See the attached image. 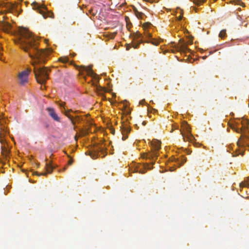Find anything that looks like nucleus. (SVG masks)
<instances>
[{
  "instance_id": "f257e3e1",
  "label": "nucleus",
  "mask_w": 249,
  "mask_h": 249,
  "mask_svg": "<svg viewBox=\"0 0 249 249\" xmlns=\"http://www.w3.org/2000/svg\"><path fill=\"white\" fill-rule=\"evenodd\" d=\"M15 43L19 45L25 52L28 53L32 59V65L34 67V72L36 80L40 84H45L49 79V70L47 67H38V65L44 64L47 61V57L51 53L52 50H39L38 48L39 39L32 35L26 28H20L17 34Z\"/></svg>"
},
{
  "instance_id": "f03ea898",
  "label": "nucleus",
  "mask_w": 249,
  "mask_h": 249,
  "mask_svg": "<svg viewBox=\"0 0 249 249\" xmlns=\"http://www.w3.org/2000/svg\"><path fill=\"white\" fill-rule=\"evenodd\" d=\"M161 142L157 140L152 141L151 142V152L143 153L142 158L146 160L148 159L152 161L151 165L155 163V160L158 157V151L160 149Z\"/></svg>"
},
{
  "instance_id": "7ed1b4c3",
  "label": "nucleus",
  "mask_w": 249,
  "mask_h": 249,
  "mask_svg": "<svg viewBox=\"0 0 249 249\" xmlns=\"http://www.w3.org/2000/svg\"><path fill=\"white\" fill-rule=\"evenodd\" d=\"M32 6L33 8L42 15L44 18L45 19L47 18H54L53 14L48 11L45 5L40 4L36 2H34L32 3Z\"/></svg>"
},
{
  "instance_id": "20e7f679",
  "label": "nucleus",
  "mask_w": 249,
  "mask_h": 249,
  "mask_svg": "<svg viewBox=\"0 0 249 249\" xmlns=\"http://www.w3.org/2000/svg\"><path fill=\"white\" fill-rule=\"evenodd\" d=\"M182 126L183 128L184 131L180 130V133L184 141L193 142L195 138L191 133L190 128L188 124L184 122L182 124Z\"/></svg>"
},
{
  "instance_id": "39448f33",
  "label": "nucleus",
  "mask_w": 249,
  "mask_h": 249,
  "mask_svg": "<svg viewBox=\"0 0 249 249\" xmlns=\"http://www.w3.org/2000/svg\"><path fill=\"white\" fill-rule=\"evenodd\" d=\"M31 72V70L27 69L25 70L18 73V77L19 83L21 85H24L28 82L29 75Z\"/></svg>"
},
{
  "instance_id": "423d86ee",
  "label": "nucleus",
  "mask_w": 249,
  "mask_h": 249,
  "mask_svg": "<svg viewBox=\"0 0 249 249\" xmlns=\"http://www.w3.org/2000/svg\"><path fill=\"white\" fill-rule=\"evenodd\" d=\"M79 70L81 71H86L88 75L99 81V77L97 74L93 71L92 70V66H89L88 67L85 66H81L79 67Z\"/></svg>"
},
{
  "instance_id": "0eeeda50",
  "label": "nucleus",
  "mask_w": 249,
  "mask_h": 249,
  "mask_svg": "<svg viewBox=\"0 0 249 249\" xmlns=\"http://www.w3.org/2000/svg\"><path fill=\"white\" fill-rule=\"evenodd\" d=\"M45 170L46 172L42 173H38L37 172H33V174L36 175L38 176H47L48 174H51L53 172V170L54 169V167L52 165L51 162H46L45 164Z\"/></svg>"
},
{
  "instance_id": "6e6552de",
  "label": "nucleus",
  "mask_w": 249,
  "mask_h": 249,
  "mask_svg": "<svg viewBox=\"0 0 249 249\" xmlns=\"http://www.w3.org/2000/svg\"><path fill=\"white\" fill-rule=\"evenodd\" d=\"M177 50L181 53H186L187 52L191 50L187 47V44L184 40L180 39L179 40L178 44L176 47Z\"/></svg>"
},
{
  "instance_id": "1a4fd4ad",
  "label": "nucleus",
  "mask_w": 249,
  "mask_h": 249,
  "mask_svg": "<svg viewBox=\"0 0 249 249\" xmlns=\"http://www.w3.org/2000/svg\"><path fill=\"white\" fill-rule=\"evenodd\" d=\"M142 34L139 32H137L134 35V39L136 42L137 43H134L133 47L134 48H137L139 46V45L143 42V41L142 39Z\"/></svg>"
},
{
  "instance_id": "9d476101",
  "label": "nucleus",
  "mask_w": 249,
  "mask_h": 249,
  "mask_svg": "<svg viewBox=\"0 0 249 249\" xmlns=\"http://www.w3.org/2000/svg\"><path fill=\"white\" fill-rule=\"evenodd\" d=\"M46 110L48 111L49 115L51 117L54 121L60 122V118L56 113L54 108L52 107H47Z\"/></svg>"
},
{
  "instance_id": "9b49d317",
  "label": "nucleus",
  "mask_w": 249,
  "mask_h": 249,
  "mask_svg": "<svg viewBox=\"0 0 249 249\" xmlns=\"http://www.w3.org/2000/svg\"><path fill=\"white\" fill-rule=\"evenodd\" d=\"M122 133L123 135V140H125L127 137H124L125 134L130 132L131 129L130 126L127 124H123L122 126Z\"/></svg>"
},
{
  "instance_id": "f8f14e48",
  "label": "nucleus",
  "mask_w": 249,
  "mask_h": 249,
  "mask_svg": "<svg viewBox=\"0 0 249 249\" xmlns=\"http://www.w3.org/2000/svg\"><path fill=\"white\" fill-rule=\"evenodd\" d=\"M145 34H146V36H147V37L149 38V39L145 41V42H147V43H150L151 44H152L153 45H154L155 46H157L158 45V44H159L160 43V41L158 40H156L154 38H153L152 37V34L150 33H145Z\"/></svg>"
},
{
  "instance_id": "ddd939ff",
  "label": "nucleus",
  "mask_w": 249,
  "mask_h": 249,
  "mask_svg": "<svg viewBox=\"0 0 249 249\" xmlns=\"http://www.w3.org/2000/svg\"><path fill=\"white\" fill-rule=\"evenodd\" d=\"M94 150L97 154H99L100 153L103 154L102 157H104L107 154L106 149L102 145L97 146Z\"/></svg>"
},
{
  "instance_id": "4468645a",
  "label": "nucleus",
  "mask_w": 249,
  "mask_h": 249,
  "mask_svg": "<svg viewBox=\"0 0 249 249\" xmlns=\"http://www.w3.org/2000/svg\"><path fill=\"white\" fill-rule=\"evenodd\" d=\"M231 128L237 133H242L240 139H247V140L249 139V136L242 133V130L241 128H238L237 126H236L234 125L232 126Z\"/></svg>"
},
{
  "instance_id": "2eb2a0df",
  "label": "nucleus",
  "mask_w": 249,
  "mask_h": 249,
  "mask_svg": "<svg viewBox=\"0 0 249 249\" xmlns=\"http://www.w3.org/2000/svg\"><path fill=\"white\" fill-rule=\"evenodd\" d=\"M71 112H73L76 113L78 112V111L76 110L73 111L72 109H69L66 110L65 112L64 113L65 115L70 120L71 124L73 125H75V121L74 120L73 117L71 115L69 114V113Z\"/></svg>"
},
{
  "instance_id": "dca6fc26",
  "label": "nucleus",
  "mask_w": 249,
  "mask_h": 249,
  "mask_svg": "<svg viewBox=\"0 0 249 249\" xmlns=\"http://www.w3.org/2000/svg\"><path fill=\"white\" fill-rule=\"evenodd\" d=\"M171 160L173 161L176 162L177 164L178 165V166L179 167L181 166L186 161V158L182 157L180 160L178 158L173 157Z\"/></svg>"
},
{
  "instance_id": "f3484780",
  "label": "nucleus",
  "mask_w": 249,
  "mask_h": 249,
  "mask_svg": "<svg viewBox=\"0 0 249 249\" xmlns=\"http://www.w3.org/2000/svg\"><path fill=\"white\" fill-rule=\"evenodd\" d=\"M0 28L6 33H8L11 28V25L8 22H4L0 25Z\"/></svg>"
},
{
  "instance_id": "a211bd4d",
  "label": "nucleus",
  "mask_w": 249,
  "mask_h": 249,
  "mask_svg": "<svg viewBox=\"0 0 249 249\" xmlns=\"http://www.w3.org/2000/svg\"><path fill=\"white\" fill-rule=\"evenodd\" d=\"M240 187H248V188L249 187V177H248L244 181L240 183Z\"/></svg>"
},
{
  "instance_id": "6ab92c4d",
  "label": "nucleus",
  "mask_w": 249,
  "mask_h": 249,
  "mask_svg": "<svg viewBox=\"0 0 249 249\" xmlns=\"http://www.w3.org/2000/svg\"><path fill=\"white\" fill-rule=\"evenodd\" d=\"M59 60L64 63L69 62V58L68 56L61 57L59 58Z\"/></svg>"
},
{
  "instance_id": "aec40b11",
  "label": "nucleus",
  "mask_w": 249,
  "mask_h": 249,
  "mask_svg": "<svg viewBox=\"0 0 249 249\" xmlns=\"http://www.w3.org/2000/svg\"><path fill=\"white\" fill-rule=\"evenodd\" d=\"M6 8H7V12H12V10L15 8V5L12 4H9L7 6H6Z\"/></svg>"
},
{
  "instance_id": "412c9836",
  "label": "nucleus",
  "mask_w": 249,
  "mask_h": 249,
  "mask_svg": "<svg viewBox=\"0 0 249 249\" xmlns=\"http://www.w3.org/2000/svg\"><path fill=\"white\" fill-rule=\"evenodd\" d=\"M116 35V33H108V34H107L106 35V36L110 39H113L115 37Z\"/></svg>"
},
{
  "instance_id": "4be33fe9",
  "label": "nucleus",
  "mask_w": 249,
  "mask_h": 249,
  "mask_svg": "<svg viewBox=\"0 0 249 249\" xmlns=\"http://www.w3.org/2000/svg\"><path fill=\"white\" fill-rule=\"evenodd\" d=\"M240 123L242 124L243 127L245 128L246 125H247L249 123V120L247 119H244L242 121H241Z\"/></svg>"
},
{
  "instance_id": "5701e85b",
  "label": "nucleus",
  "mask_w": 249,
  "mask_h": 249,
  "mask_svg": "<svg viewBox=\"0 0 249 249\" xmlns=\"http://www.w3.org/2000/svg\"><path fill=\"white\" fill-rule=\"evenodd\" d=\"M226 35V30H222L219 33V36L221 38L224 37Z\"/></svg>"
},
{
  "instance_id": "b1692460",
  "label": "nucleus",
  "mask_w": 249,
  "mask_h": 249,
  "mask_svg": "<svg viewBox=\"0 0 249 249\" xmlns=\"http://www.w3.org/2000/svg\"><path fill=\"white\" fill-rule=\"evenodd\" d=\"M206 0H195V3L197 6L200 5L204 3Z\"/></svg>"
},
{
  "instance_id": "393cba45",
  "label": "nucleus",
  "mask_w": 249,
  "mask_h": 249,
  "mask_svg": "<svg viewBox=\"0 0 249 249\" xmlns=\"http://www.w3.org/2000/svg\"><path fill=\"white\" fill-rule=\"evenodd\" d=\"M135 13H136L137 17L139 18H141L142 15H143V14L142 13L139 12L137 10L135 11Z\"/></svg>"
},
{
  "instance_id": "a878e982",
  "label": "nucleus",
  "mask_w": 249,
  "mask_h": 249,
  "mask_svg": "<svg viewBox=\"0 0 249 249\" xmlns=\"http://www.w3.org/2000/svg\"><path fill=\"white\" fill-rule=\"evenodd\" d=\"M237 4L241 5L242 7L245 6V4L241 1V0H238L237 2Z\"/></svg>"
},
{
  "instance_id": "bb28decb",
  "label": "nucleus",
  "mask_w": 249,
  "mask_h": 249,
  "mask_svg": "<svg viewBox=\"0 0 249 249\" xmlns=\"http://www.w3.org/2000/svg\"><path fill=\"white\" fill-rule=\"evenodd\" d=\"M151 25V24L150 23H145L143 25V27L144 28V29H145L146 28H148Z\"/></svg>"
},
{
  "instance_id": "cd10ccee",
  "label": "nucleus",
  "mask_w": 249,
  "mask_h": 249,
  "mask_svg": "<svg viewBox=\"0 0 249 249\" xmlns=\"http://www.w3.org/2000/svg\"><path fill=\"white\" fill-rule=\"evenodd\" d=\"M144 167H145V168L147 169H152V168L150 166V165L148 163L145 164Z\"/></svg>"
},
{
  "instance_id": "c85d7f7f",
  "label": "nucleus",
  "mask_w": 249,
  "mask_h": 249,
  "mask_svg": "<svg viewBox=\"0 0 249 249\" xmlns=\"http://www.w3.org/2000/svg\"><path fill=\"white\" fill-rule=\"evenodd\" d=\"M182 18H183V13L182 12H181L180 15L178 17V20H181Z\"/></svg>"
},
{
  "instance_id": "c756f323",
  "label": "nucleus",
  "mask_w": 249,
  "mask_h": 249,
  "mask_svg": "<svg viewBox=\"0 0 249 249\" xmlns=\"http://www.w3.org/2000/svg\"><path fill=\"white\" fill-rule=\"evenodd\" d=\"M92 85H93L94 86L96 87V88H97V89H98V86H97V85L96 84H95V83H92ZM99 88H101V87H99Z\"/></svg>"
},
{
  "instance_id": "7c9ffc66",
  "label": "nucleus",
  "mask_w": 249,
  "mask_h": 249,
  "mask_svg": "<svg viewBox=\"0 0 249 249\" xmlns=\"http://www.w3.org/2000/svg\"><path fill=\"white\" fill-rule=\"evenodd\" d=\"M72 162H73V160H72L71 159V160L69 161V162H68V164H69V165H71V164L72 163Z\"/></svg>"
},
{
  "instance_id": "2f4dec72",
  "label": "nucleus",
  "mask_w": 249,
  "mask_h": 249,
  "mask_svg": "<svg viewBox=\"0 0 249 249\" xmlns=\"http://www.w3.org/2000/svg\"><path fill=\"white\" fill-rule=\"evenodd\" d=\"M65 102H63V103H61V104H59V106H60V107H64V105H65Z\"/></svg>"
},
{
  "instance_id": "473e14b6",
  "label": "nucleus",
  "mask_w": 249,
  "mask_h": 249,
  "mask_svg": "<svg viewBox=\"0 0 249 249\" xmlns=\"http://www.w3.org/2000/svg\"><path fill=\"white\" fill-rule=\"evenodd\" d=\"M76 118L77 119V121H78V122L80 121V118H79V116H76Z\"/></svg>"
},
{
  "instance_id": "72a5a7b5",
  "label": "nucleus",
  "mask_w": 249,
  "mask_h": 249,
  "mask_svg": "<svg viewBox=\"0 0 249 249\" xmlns=\"http://www.w3.org/2000/svg\"><path fill=\"white\" fill-rule=\"evenodd\" d=\"M139 172L141 174H144L145 173V171L142 170V171H139Z\"/></svg>"
},
{
  "instance_id": "f704fd0d",
  "label": "nucleus",
  "mask_w": 249,
  "mask_h": 249,
  "mask_svg": "<svg viewBox=\"0 0 249 249\" xmlns=\"http://www.w3.org/2000/svg\"><path fill=\"white\" fill-rule=\"evenodd\" d=\"M88 134V132L87 131H85L84 132V134H85V135H87V134Z\"/></svg>"
},
{
  "instance_id": "c9c22d12",
  "label": "nucleus",
  "mask_w": 249,
  "mask_h": 249,
  "mask_svg": "<svg viewBox=\"0 0 249 249\" xmlns=\"http://www.w3.org/2000/svg\"><path fill=\"white\" fill-rule=\"evenodd\" d=\"M145 124H146V122L145 121H143L142 122V124L144 125H145Z\"/></svg>"
},
{
  "instance_id": "e433bc0d",
  "label": "nucleus",
  "mask_w": 249,
  "mask_h": 249,
  "mask_svg": "<svg viewBox=\"0 0 249 249\" xmlns=\"http://www.w3.org/2000/svg\"><path fill=\"white\" fill-rule=\"evenodd\" d=\"M144 1H148V2H150L151 1V0H144Z\"/></svg>"
},
{
  "instance_id": "4c0bfd02",
  "label": "nucleus",
  "mask_w": 249,
  "mask_h": 249,
  "mask_svg": "<svg viewBox=\"0 0 249 249\" xmlns=\"http://www.w3.org/2000/svg\"><path fill=\"white\" fill-rule=\"evenodd\" d=\"M237 144H238L239 146H240V144H239V141L237 142Z\"/></svg>"
},
{
  "instance_id": "58836bf2",
  "label": "nucleus",
  "mask_w": 249,
  "mask_h": 249,
  "mask_svg": "<svg viewBox=\"0 0 249 249\" xmlns=\"http://www.w3.org/2000/svg\"><path fill=\"white\" fill-rule=\"evenodd\" d=\"M143 102H144V101H141V103L142 104Z\"/></svg>"
},
{
  "instance_id": "ea45409f",
  "label": "nucleus",
  "mask_w": 249,
  "mask_h": 249,
  "mask_svg": "<svg viewBox=\"0 0 249 249\" xmlns=\"http://www.w3.org/2000/svg\"><path fill=\"white\" fill-rule=\"evenodd\" d=\"M91 157L93 159H95V158H95L94 156H93V157H92L91 155Z\"/></svg>"
},
{
  "instance_id": "a19ab883",
  "label": "nucleus",
  "mask_w": 249,
  "mask_h": 249,
  "mask_svg": "<svg viewBox=\"0 0 249 249\" xmlns=\"http://www.w3.org/2000/svg\"><path fill=\"white\" fill-rule=\"evenodd\" d=\"M129 48H130V47H129V48L127 47L126 50H128L129 49Z\"/></svg>"
},
{
  "instance_id": "79ce46f5",
  "label": "nucleus",
  "mask_w": 249,
  "mask_h": 249,
  "mask_svg": "<svg viewBox=\"0 0 249 249\" xmlns=\"http://www.w3.org/2000/svg\"><path fill=\"white\" fill-rule=\"evenodd\" d=\"M39 165H40V164H39V163H38V164H37V167H39Z\"/></svg>"
},
{
  "instance_id": "37998d69",
  "label": "nucleus",
  "mask_w": 249,
  "mask_h": 249,
  "mask_svg": "<svg viewBox=\"0 0 249 249\" xmlns=\"http://www.w3.org/2000/svg\"><path fill=\"white\" fill-rule=\"evenodd\" d=\"M173 131V129H172V130L171 131V132H172Z\"/></svg>"
}]
</instances>
